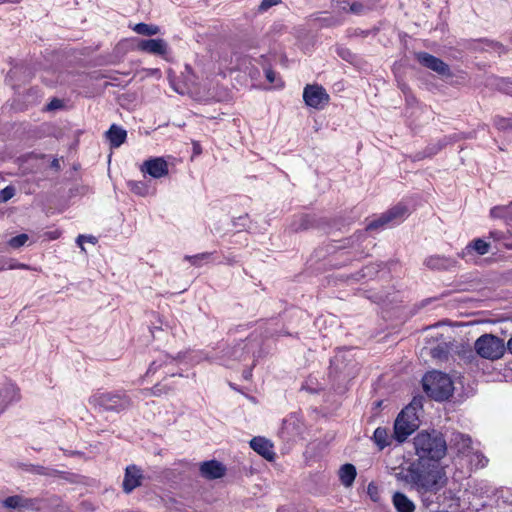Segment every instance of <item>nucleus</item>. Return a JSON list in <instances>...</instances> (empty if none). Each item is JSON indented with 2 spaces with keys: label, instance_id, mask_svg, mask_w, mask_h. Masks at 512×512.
I'll return each mask as SVG.
<instances>
[{
  "label": "nucleus",
  "instance_id": "nucleus-8",
  "mask_svg": "<svg viewBox=\"0 0 512 512\" xmlns=\"http://www.w3.org/2000/svg\"><path fill=\"white\" fill-rule=\"evenodd\" d=\"M417 61L424 67L438 73L441 76H450L449 66L440 58H437L427 52H418L415 54Z\"/></svg>",
  "mask_w": 512,
  "mask_h": 512
},
{
  "label": "nucleus",
  "instance_id": "nucleus-43",
  "mask_svg": "<svg viewBox=\"0 0 512 512\" xmlns=\"http://www.w3.org/2000/svg\"><path fill=\"white\" fill-rule=\"evenodd\" d=\"M46 235L48 236L49 239L56 240L60 237V232L55 230V231L47 232Z\"/></svg>",
  "mask_w": 512,
  "mask_h": 512
},
{
  "label": "nucleus",
  "instance_id": "nucleus-6",
  "mask_svg": "<svg viewBox=\"0 0 512 512\" xmlns=\"http://www.w3.org/2000/svg\"><path fill=\"white\" fill-rule=\"evenodd\" d=\"M476 353L484 359H500L506 350L503 339L493 334H483L474 343Z\"/></svg>",
  "mask_w": 512,
  "mask_h": 512
},
{
  "label": "nucleus",
  "instance_id": "nucleus-2",
  "mask_svg": "<svg viewBox=\"0 0 512 512\" xmlns=\"http://www.w3.org/2000/svg\"><path fill=\"white\" fill-rule=\"evenodd\" d=\"M413 445L415 454L418 456L417 461L439 463L447 452V442L436 430L417 433L413 439Z\"/></svg>",
  "mask_w": 512,
  "mask_h": 512
},
{
  "label": "nucleus",
  "instance_id": "nucleus-28",
  "mask_svg": "<svg viewBox=\"0 0 512 512\" xmlns=\"http://www.w3.org/2000/svg\"><path fill=\"white\" fill-rule=\"evenodd\" d=\"M466 457L475 469L484 468L488 463V459L479 451L471 450L469 456Z\"/></svg>",
  "mask_w": 512,
  "mask_h": 512
},
{
  "label": "nucleus",
  "instance_id": "nucleus-1",
  "mask_svg": "<svg viewBox=\"0 0 512 512\" xmlns=\"http://www.w3.org/2000/svg\"><path fill=\"white\" fill-rule=\"evenodd\" d=\"M396 478L420 493L437 492L447 483L444 468L436 462L415 461L397 473Z\"/></svg>",
  "mask_w": 512,
  "mask_h": 512
},
{
  "label": "nucleus",
  "instance_id": "nucleus-37",
  "mask_svg": "<svg viewBox=\"0 0 512 512\" xmlns=\"http://www.w3.org/2000/svg\"><path fill=\"white\" fill-rule=\"evenodd\" d=\"M447 354L448 352L446 351V349L440 345L434 347L432 350H431V356L433 358H437V359H446L447 358Z\"/></svg>",
  "mask_w": 512,
  "mask_h": 512
},
{
  "label": "nucleus",
  "instance_id": "nucleus-52",
  "mask_svg": "<svg viewBox=\"0 0 512 512\" xmlns=\"http://www.w3.org/2000/svg\"><path fill=\"white\" fill-rule=\"evenodd\" d=\"M239 220H246V217H239Z\"/></svg>",
  "mask_w": 512,
  "mask_h": 512
},
{
  "label": "nucleus",
  "instance_id": "nucleus-5",
  "mask_svg": "<svg viewBox=\"0 0 512 512\" xmlns=\"http://www.w3.org/2000/svg\"><path fill=\"white\" fill-rule=\"evenodd\" d=\"M420 407V401L414 399L397 416L394 423V437L398 442H404L419 427L417 412Z\"/></svg>",
  "mask_w": 512,
  "mask_h": 512
},
{
  "label": "nucleus",
  "instance_id": "nucleus-40",
  "mask_svg": "<svg viewBox=\"0 0 512 512\" xmlns=\"http://www.w3.org/2000/svg\"><path fill=\"white\" fill-rule=\"evenodd\" d=\"M33 472L39 475H50L51 470L43 466H34Z\"/></svg>",
  "mask_w": 512,
  "mask_h": 512
},
{
  "label": "nucleus",
  "instance_id": "nucleus-29",
  "mask_svg": "<svg viewBox=\"0 0 512 512\" xmlns=\"http://www.w3.org/2000/svg\"><path fill=\"white\" fill-rule=\"evenodd\" d=\"M390 222L387 219L386 213H382L380 216H378L376 219L372 220L366 227V230H377V229H383L387 226H390Z\"/></svg>",
  "mask_w": 512,
  "mask_h": 512
},
{
  "label": "nucleus",
  "instance_id": "nucleus-38",
  "mask_svg": "<svg viewBox=\"0 0 512 512\" xmlns=\"http://www.w3.org/2000/svg\"><path fill=\"white\" fill-rule=\"evenodd\" d=\"M278 3H280V0H262L261 4L259 5V10L266 11L272 6L277 5Z\"/></svg>",
  "mask_w": 512,
  "mask_h": 512
},
{
  "label": "nucleus",
  "instance_id": "nucleus-47",
  "mask_svg": "<svg viewBox=\"0 0 512 512\" xmlns=\"http://www.w3.org/2000/svg\"><path fill=\"white\" fill-rule=\"evenodd\" d=\"M51 167L55 168V169H59L60 165H59V161L57 159H54L51 163Z\"/></svg>",
  "mask_w": 512,
  "mask_h": 512
},
{
  "label": "nucleus",
  "instance_id": "nucleus-4",
  "mask_svg": "<svg viewBox=\"0 0 512 512\" xmlns=\"http://www.w3.org/2000/svg\"><path fill=\"white\" fill-rule=\"evenodd\" d=\"M423 389L426 394L436 401L448 399L454 390L451 378L440 371H431L422 379Z\"/></svg>",
  "mask_w": 512,
  "mask_h": 512
},
{
  "label": "nucleus",
  "instance_id": "nucleus-14",
  "mask_svg": "<svg viewBox=\"0 0 512 512\" xmlns=\"http://www.w3.org/2000/svg\"><path fill=\"white\" fill-rule=\"evenodd\" d=\"M143 475L141 470L135 466L130 465L125 470V476L123 480V490L125 493H131L135 488L141 485Z\"/></svg>",
  "mask_w": 512,
  "mask_h": 512
},
{
  "label": "nucleus",
  "instance_id": "nucleus-25",
  "mask_svg": "<svg viewBox=\"0 0 512 512\" xmlns=\"http://www.w3.org/2000/svg\"><path fill=\"white\" fill-rule=\"evenodd\" d=\"M30 503H31V500L23 498L18 495L7 497L3 501V505L9 509L28 508V507H30Z\"/></svg>",
  "mask_w": 512,
  "mask_h": 512
},
{
  "label": "nucleus",
  "instance_id": "nucleus-42",
  "mask_svg": "<svg viewBox=\"0 0 512 512\" xmlns=\"http://www.w3.org/2000/svg\"><path fill=\"white\" fill-rule=\"evenodd\" d=\"M265 76H266V79L270 82V83H274L275 81V72L272 71L271 69H266L265 70Z\"/></svg>",
  "mask_w": 512,
  "mask_h": 512
},
{
  "label": "nucleus",
  "instance_id": "nucleus-36",
  "mask_svg": "<svg viewBox=\"0 0 512 512\" xmlns=\"http://www.w3.org/2000/svg\"><path fill=\"white\" fill-rule=\"evenodd\" d=\"M148 391L153 396H161L163 394H167L169 391V388L166 385L156 384Z\"/></svg>",
  "mask_w": 512,
  "mask_h": 512
},
{
  "label": "nucleus",
  "instance_id": "nucleus-21",
  "mask_svg": "<svg viewBox=\"0 0 512 512\" xmlns=\"http://www.w3.org/2000/svg\"><path fill=\"white\" fill-rule=\"evenodd\" d=\"M393 504L398 512H414V503L403 493L396 492L393 495Z\"/></svg>",
  "mask_w": 512,
  "mask_h": 512
},
{
  "label": "nucleus",
  "instance_id": "nucleus-20",
  "mask_svg": "<svg viewBox=\"0 0 512 512\" xmlns=\"http://www.w3.org/2000/svg\"><path fill=\"white\" fill-rule=\"evenodd\" d=\"M338 475L343 486L351 487L357 476V471L353 464L346 463L340 467Z\"/></svg>",
  "mask_w": 512,
  "mask_h": 512
},
{
  "label": "nucleus",
  "instance_id": "nucleus-44",
  "mask_svg": "<svg viewBox=\"0 0 512 512\" xmlns=\"http://www.w3.org/2000/svg\"><path fill=\"white\" fill-rule=\"evenodd\" d=\"M491 44L493 49H495L499 54L504 52V46L502 44L493 42Z\"/></svg>",
  "mask_w": 512,
  "mask_h": 512
},
{
  "label": "nucleus",
  "instance_id": "nucleus-51",
  "mask_svg": "<svg viewBox=\"0 0 512 512\" xmlns=\"http://www.w3.org/2000/svg\"><path fill=\"white\" fill-rule=\"evenodd\" d=\"M175 375L183 376L181 373H179V374L174 373V372L170 373V376H175Z\"/></svg>",
  "mask_w": 512,
  "mask_h": 512
},
{
  "label": "nucleus",
  "instance_id": "nucleus-31",
  "mask_svg": "<svg viewBox=\"0 0 512 512\" xmlns=\"http://www.w3.org/2000/svg\"><path fill=\"white\" fill-rule=\"evenodd\" d=\"M340 8L343 11H349L356 15L364 14L367 10V8L360 2H354L352 4H349L348 2H343Z\"/></svg>",
  "mask_w": 512,
  "mask_h": 512
},
{
  "label": "nucleus",
  "instance_id": "nucleus-41",
  "mask_svg": "<svg viewBox=\"0 0 512 512\" xmlns=\"http://www.w3.org/2000/svg\"><path fill=\"white\" fill-rule=\"evenodd\" d=\"M62 107V101L59 100V99H53L48 105H47V109L48 110H55V109H58V108H61Z\"/></svg>",
  "mask_w": 512,
  "mask_h": 512
},
{
  "label": "nucleus",
  "instance_id": "nucleus-30",
  "mask_svg": "<svg viewBox=\"0 0 512 512\" xmlns=\"http://www.w3.org/2000/svg\"><path fill=\"white\" fill-rule=\"evenodd\" d=\"M127 185L129 189L137 195L146 196L148 194V185L142 181L130 180L127 182Z\"/></svg>",
  "mask_w": 512,
  "mask_h": 512
},
{
  "label": "nucleus",
  "instance_id": "nucleus-39",
  "mask_svg": "<svg viewBox=\"0 0 512 512\" xmlns=\"http://www.w3.org/2000/svg\"><path fill=\"white\" fill-rule=\"evenodd\" d=\"M84 241H88V242H90V243H93V244H94V243L96 242V239H95V237H93V236L79 235V236L77 237L76 242H77V244L79 245V247H80L82 250H84V246H83V242H84Z\"/></svg>",
  "mask_w": 512,
  "mask_h": 512
},
{
  "label": "nucleus",
  "instance_id": "nucleus-22",
  "mask_svg": "<svg viewBox=\"0 0 512 512\" xmlns=\"http://www.w3.org/2000/svg\"><path fill=\"white\" fill-rule=\"evenodd\" d=\"M181 358H182V353H178V355L176 357H172L170 355L163 354V355H161L160 359L154 360L150 364L146 374L147 375L154 374V373H156V371L159 368L166 366L170 363H173L174 361L179 360Z\"/></svg>",
  "mask_w": 512,
  "mask_h": 512
},
{
  "label": "nucleus",
  "instance_id": "nucleus-3",
  "mask_svg": "<svg viewBox=\"0 0 512 512\" xmlns=\"http://www.w3.org/2000/svg\"><path fill=\"white\" fill-rule=\"evenodd\" d=\"M89 404L101 412L120 413L131 407L130 397L122 391L97 392L89 398Z\"/></svg>",
  "mask_w": 512,
  "mask_h": 512
},
{
  "label": "nucleus",
  "instance_id": "nucleus-24",
  "mask_svg": "<svg viewBox=\"0 0 512 512\" xmlns=\"http://www.w3.org/2000/svg\"><path fill=\"white\" fill-rule=\"evenodd\" d=\"M373 440L380 450L390 445V436L388 430L384 427H378L374 431Z\"/></svg>",
  "mask_w": 512,
  "mask_h": 512
},
{
  "label": "nucleus",
  "instance_id": "nucleus-19",
  "mask_svg": "<svg viewBox=\"0 0 512 512\" xmlns=\"http://www.w3.org/2000/svg\"><path fill=\"white\" fill-rule=\"evenodd\" d=\"M20 400V393L18 387L13 383L6 384L0 392V402L4 406H8L13 402Z\"/></svg>",
  "mask_w": 512,
  "mask_h": 512
},
{
  "label": "nucleus",
  "instance_id": "nucleus-34",
  "mask_svg": "<svg viewBox=\"0 0 512 512\" xmlns=\"http://www.w3.org/2000/svg\"><path fill=\"white\" fill-rule=\"evenodd\" d=\"M15 195V188L13 186H6L0 191V203L9 201Z\"/></svg>",
  "mask_w": 512,
  "mask_h": 512
},
{
  "label": "nucleus",
  "instance_id": "nucleus-48",
  "mask_svg": "<svg viewBox=\"0 0 512 512\" xmlns=\"http://www.w3.org/2000/svg\"><path fill=\"white\" fill-rule=\"evenodd\" d=\"M506 348L512 354V337L508 340Z\"/></svg>",
  "mask_w": 512,
  "mask_h": 512
},
{
  "label": "nucleus",
  "instance_id": "nucleus-18",
  "mask_svg": "<svg viewBox=\"0 0 512 512\" xmlns=\"http://www.w3.org/2000/svg\"><path fill=\"white\" fill-rule=\"evenodd\" d=\"M385 213L390 224L396 225L405 220L409 214V210L406 205L398 203L387 210Z\"/></svg>",
  "mask_w": 512,
  "mask_h": 512
},
{
  "label": "nucleus",
  "instance_id": "nucleus-15",
  "mask_svg": "<svg viewBox=\"0 0 512 512\" xmlns=\"http://www.w3.org/2000/svg\"><path fill=\"white\" fill-rule=\"evenodd\" d=\"M250 447L268 461H272L275 457L273 444L264 437L258 436L252 438L250 441Z\"/></svg>",
  "mask_w": 512,
  "mask_h": 512
},
{
  "label": "nucleus",
  "instance_id": "nucleus-35",
  "mask_svg": "<svg viewBox=\"0 0 512 512\" xmlns=\"http://www.w3.org/2000/svg\"><path fill=\"white\" fill-rule=\"evenodd\" d=\"M233 360V347H227L223 350V355L220 357V363L222 365L230 366Z\"/></svg>",
  "mask_w": 512,
  "mask_h": 512
},
{
  "label": "nucleus",
  "instance_id": "nucleus-23",
  "mask_svg": "<svg viewBox=\"0 0 512 512\" xmlns=\"http://www.w3.org/2000/svg\"><path fill=\"white\" fill-rule=\"evenodd\" d=\"M490 215L493 218L504 219L507 223L512 222V202L506 206H496L490 210Z\"/></svg>",
  "mask_w": 512,
  "mask_h": 512
},
{
  "label": "nucleus",
  "instance_id": "nucleus-9",
  "mask_svg": "<svg viewBox=\"0 0 512 512\" xmlns=\"http://www.w3.org/2000/svg\"><path fill=\"white\" fill-rule=\"evenodd\" d=\"M428 269L434 271H451L459 266L457 259L445 255H431L423 263Z\"/></svg>",
  "mask_w": 512,
  "mask_h": 512
},
{
  "label": "nucleus",
  "instance_id": "nucleus-46",
  "mask_svg": "<svg viewBox=\"0 0 512 512\" xmlns=\"http://www.w3.org/2000/svg\"><path fill=\"white\" fill-rule=\"evenodd\" d=\"M301 221H302V223L300 225V228H302V229L308 228V226H307V217H301Z\"/></svg>",
  "mask_w": 512,
  "mask_h": 512
},
{
  "label": "nucleus",
  "instance_id": "nucleus-17",
  "mask_svg": "<svg viewBox=\"0 0 512 512\" xmlns=\"http://www.w3.org/2000/svg\"><path fill=\"white\" fill-rule=\"evenodd\" d=\"M106 137L109 140L111 147L118 148L125 142L127 132L122 127L113 124L106 132Z\"/></svg>",
  "mask_w": 512,
  "mask_h": 512
},
{
  "label": "nucleus",
  "instance_id": "nucleus-12",
  "mask_svg": "<svg viewBox=\"0 0 512 512\" xmlns=\"http://www.w3.org/2000/svg\"><path fill=\"white\" fill-rule=\"evenodd\" d=\"M490 250V244L482 238L473 239L469 242L461 252L458 253V257L468 260L470 256L474 254L485 255Z\"/></svg>",
  "mask_w": 512,
  "mask_h": 512
},
{
  "label": "nucleus",
  "instance_id": "nucleus-32",
  "mask_svg": "<svg viewBox=\"0 0 512 512\" xmlns=\"http://www.w3.org/2000/svg\"><path fill=\"white\" fill-rule=\"evenodd\" d=\"M212 253L204 252L196 255H186L185 260L189 261L194 266H201L202 262L205 260H209Z\"/></svg>",
  "mask_w": 512,
  "mask_h": 512
},
{
  "label": "nucleus",
  "instance_id": "nucleus-7",
  "mask_svg": "<svg viewBox=\"0 0 512 512\" xmlns=\"http://www.w3.org/2000/svg\"><path fill=\"white\" fill-rule=\"evenodd\" d=\"M303 99L307 106L315 109H323L329 102V95L320 85H307L303 91Z\"/></svg>",
  "mask_w": 512,
  "mask_h": 512
},
{
  "label": "nucleus",
  "instance_id": "nucleus-45",
  "mask_svg": "<svg viewBox=\"0 0 512 512\" xmlns=\"http://www.w3.org/2000/svg\"><path fill=\"white\" fill-rule=\"evenodd\" d=\"M489 235H490V237H492L494 239H500L501 238L500 232H497V231H491Z\"/></svg>",
  "mask_w": 512,
  "mask_h": 512
},
{
  "label": "nucleus",
  "instance_id": "nucleus-26",
  "mask_svg": "<svg viewBox=\"0 0 512 512\" xmlns=\"http://www.w3.org/2000/svg\"><path fill=\"white\" fill-rule=\"evenodd\" d=\"M133 31L139 35L153 36L160 32V28L153 24L138 23L133 27Z\"/></svg>",
  "mask_w": 512,
  "mask_h": 512
},
{
  "label": "nucleus",
  "instance_id": "nucleus-33",
  "mask_svg": "<svg viewBox=\"0 0 512 512\" xmlns=\"http://www.w3.org/2000/svg\"><path fill=\"white\" fill-rule=\"evenodd\" d=\"M28 240H29V236L25 233H22L15 237H12L8 241V245H9V247H11L13 249H19L20 247L24 246Z\"/></svg>",
  "mask_w": 512,
  "mask_h": 512
},
{
  "label": "nucleus",
  "instance_id": "nucleus-16",
  "mask_svg": "<svg viewBox=\"0 0 512 512\" xmlns=\"http://www.w3.org/2000/svg\"><path fill=\"white\" fill-rule=\"evenodd\" d=\"M225 472V466L216 460L205 461L200 465V473L206 479L221 478Z\"/></svg>",
  "mask_w": 512,
  "mask_h": 512
},
{
  "label": "nucleus",
  "instance_id": "nucleus-27",
  "mask_svg": "<svg viewBox=\"0 0 512 512\" xmlns=\"http://www.w3.org/2000/svg\"><path fill=\"white\" fill-rule=\"evenodd\" d=\"M252 353L254 355V350L249 347L248 343H238L237 345L233 346V360L234 361H241L246 358V354Z\"/></svg>",
  "mask_w": 512,
  "mask_h": 512
},
{
  "label": "nucleus",
  "instance_id": "nucleus-10",
  "mask_svg": "<svg viewBox=\"0 0 512 512\" xmlns=\"http://www.w3.org/2000/svg\"><path fill=\"white\" fill-rule=\"evenodd\" d=\"M137 49L151 55L164 57L169 50L168 43L161 38L141 39L137 43Z\"/></svg>",
  "mask_w": 512,
  "mask_h": 512
},
{
  "label": "nucleus",
  "instance_id": "nucleus-13",
  "mask_svg": "<svg viewBox=\"0 0 512 512\" xmlns=\"http://www.w3.org/2000/svg\"><path fill=\"white\" fill-rule=\"evenodd\" d=\"M450 447L456 449L458 455L469 456L470 451L473 450L471 438L460 432H453L449 440Z\"/></svg>",
  "mask_w": 512,
  "mask_h": 512
},
{
  "label": "nucleus",
  "instance_id": "nucleus-49",
  "mask_svg": "<svg viewBox=\"0 0 512 512\" xmlns=\"http://www.w3.org/2000/svg\"><path fill=\"white\" fill-rule=\"evenodd\" d=\"M504 122H505V121L501 119L500 121L496 122V124H497V126H498L499 128H504V126H505V123H504Z\"/></svg>",
  "mask_w": 512,
  "mask_h": 512
},
{
  "label": "nucleus",
  "instance_id": "nucleus-50",
  "mask_svg": "<svg viewBox=\"0 0 512 512\" xmlns=\"http://www.w3.org/2000/svg\"><path fill=\"white\" fill-rule=\"evenodd\" d=\"M251 377V371H244V378L249 379Z\"/></svg>",
  "mask_w": 512,
  "mask_h": 512
},
{
  "label": "nucleus",
  "instance_id": "nucleus-11",
  "mask_svg": "<svg viewBox=\"0 0 512 512\" xmlns=\"http://www.w3.org/2000/svg\"><path fill=\"white\" fill-rule=\"evenodd\" d=\"M141 172L156 179L162 178L169 172L168 163L162 157L151 158L144 161Z\"/></svg>",
  "mask_w": 512,
  "mask_h": 512
}]
</instances>
